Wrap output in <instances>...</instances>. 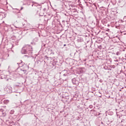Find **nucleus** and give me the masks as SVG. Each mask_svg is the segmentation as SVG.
<instances>
[{"label": "nucleus", "mask_w": 126, "mask_h": 126, "mask_svg": "<svg viewBox=\"0 0 126 126\" xmlns=\"http://www.w3.org/2000/svg\"><path fill=\"white\" fill-rule=\"evenodd\" d=\"M91 66H92L91 65H90L89 67H91Z\"/></svg>", "instance_id": "26"}, {"label": "nucleus", "mask_w": 126, "mask_h": 126, "mask_svg": "<svg viewBox=\"0 0 126 126\" xmlns=\"http://www.w3.org/2000/svg\"><path fill=\"white\" fill-rule=\"evenodd\" d=\"M6 91L7 93H12V88L10 86H8L6 89Z\"/></svg>", "instance_id": "5"}, {"label": "nucleus", "mask_w": 126, "mask_h": 126, "mask_svg": "<svg viewBox=\"0 0 126 126\" xmlns=\"http://www.w3.org/2000/svg\"><path fill=\"white\" fill-rule=\"evenodd\" d=\"M99 81H100V82H101V83H102V82H103V80H100Z\"/></svg>", "instance_id": "21"}, {"label": "nucleus", "mask_w": 126, "mask_h": 126, "mask_svg": "<svg viewBox=\"0 0 126 126\" xmlns=\"http://www.w3.org/2000/svg\"><path fill=\"white\" fill-rule=\"evenodd\" d=\"M39 16H44V12H40L39 13Z\"/></svg>", "instance_id": "10"}, {"label": "nucleus", "mask_w": 126, "mask_h": 126, "mask_svg": "<svg viewBox=\"0 0 126 126\" xmlns=\"http://www.w3.org/2000/svg\"><path fill=\"white\" fill-rule=\"evenodd\" d=\"M104 68L106 70H112V68H111L110 67V66H105L104 67Z\"/></svg>", "instance_id": "8"}, {"label": "nucleus", "mask_w": 126, "mask_h": 126, "mask_svg": "<svg viewBox=\"0 0 126 126\" xmlns=\"http://www.w3.org/2000/svg\"><path fill=\"white\" fill-rule=\"evenodd\" d=\"M2 112H3L2 110H0V117H1V116L2 115Z\"/></svg>", "instance_id": "14"}, {"label": "nucleus", "mask_w": 126, "mask_h": 126, "mask_svg": "<svg viewBox=\"0 0 126 126\" xmlns=\"http://www.w3.org/2000/svg\"><path fill=\"white\" fill-rule=\"evenodd\" d=\"M87 65H89L87 64Z\"/></svg>", "instance_id": "29"}, {"label": "nucleus", "mask_w": 126, "mask_h": 126, "mask_svg": "<svg viewBox=\"0 0 126 126\" xmlns=\"http://www.w3.org/2000/svg\"><path fill=\"white\" fill-rule=\"evenodd\" d=\"M21 63H22V61L21 60V63H17V64H21Z\"/></svg>", "instance_id": "18"}, {"label": "nucleus", "mask_w": 126, "mask_h": 126, "mask_svg": "<svg viewBox=\"0 0 126 126\" xmlns=\"http://www.w3.org/2000/svg\"><path fill=\"white\" fill-rule=\"evenodd\" d=\"M72 12H76L77 10L76 9H70Z\"/></svg>", "instance_id": "12"}, {"label": "nucleus", "mask_w": 126, "mask_h": 126, "mask_svg": "<svg viewBox=\"0 0 126 126\" xmlns=\"http://www.w3.org/2000/svg\"><path fill=\"white\" fill-rule=\"evenodd\" d=\"M23 71H24V72H26V70H24Z\"/></svg>", "instance_id": "24"}, {"label": "nucleus", "mask_w": 126, "mask_h": 126, "mask_svg": "<svg viewBox=\"0 0 126 126\" xmlns=\"http://www.w3.org/2000/svg\"><path fill=\"white\" fill-rule=\"evenodd\" d=\"M102 125H103V122H101Z\"/></svg>", "instance_id": "28"}, {"label": "nucleus", "mask_w": 126, "mask_h": 126, "mask_svg": "<svg viewBox=\"0 0 126 126\" xmlns=\"http://www.w3.org/2000/svg\"><path fill=\"white\" fill-rule=\"evenodd\" d=\"M113 41V42H114V43H118V41H116V40H115V39H113V40H112Z\"/></svg>", "instance_id": "17"}, {"label": "nucleus", "mask_w": 126, "mask_h": 126, "mask_svg": "<svg viewBox=\"0 0 126 126\" xmlns=\"http://www.w3.org/2000/svg\"><path fill=\"white\" fill-rule=\"evenodd\" d=\"M31 4L32 6H33L34 5V4H33V2H31L30 4H28V5H30Z\"/></svg>", "instance_id": "16"}, {"label": "nucleus", "mask_w": 126, "mask_h": 126, "mask_svg": "<svg viewBox=\"0 0 126 126\" xmlns=\"http://www.w3.org/2000/svg\"><path fill=\"white\" fill-rule=\"evenodd\" d=\"M32 51H33L32 46L29 45H27L23 47L21 53L22 54H26L24 57H29V55H32Z\"/></svg>", "instance_id": "1"}, {"label": "nucleus", "mask_w": 126, "mask_h": 126, "mask_svg": "<svg viewBox=\"0 0 126 126\" xmlns=\"http://www.w3.org/2000/svg\"><path fill=\"white\" fill-rule=\"evenodd\" d=\"M5 116H6V113L4 112V111L3 110L1 117H5Z\"/></svg>", "instance_id": "11"}, {"label": "nucleus", "mask_w": 126, "mask_h": 126, "mask_svg": "<svg viewBox=\"0 0 126 126\" xmlns=\"http://www.w3.org/2000/svg\"><path fill=\"white\" fill-rule=\"evenodd\" d=\"M3 103L4 104H8L9 103V100L8 99H5L3 100Z\"/></svg>", "instance_id": "9"}, {"label": "nucleus", "mask_w": 126, "mask_h": 126, "mask_svg": "<svg viewBox=\"0 0 126 126\" xmlns=\"http://www.w3.org/2000/svg\"><path fill=\"white\" fill-rule=\"evenodd\" d=\"M124 121H125V119H122L121 121V123H123V122H124Z\"/></svg>", "instance_id": "20"}, {"label": "nucleus", "mask_w": 126, "mask_h": 126, "mask_svg": "<svg viewBox=\"0 0 126 126\" xmlns=\"http://www.w3.org/2000/svg\"><path fill=\"white\" fill-rule=\"evenodd\" d=\"M22 9H23V7H21V9H20V10H22Z\"/></svg>", "instance_id": "22"}, {"label": "nucleus", "mask_w": 126, "mask_h": 126, "mask_svg": "<svg viewBox=\"0 0 126 126\" xmlns=\"http://www.w3.org/2000/svg\"><path fill=\"white\" fill-rule=\"evenodd\" d=\"M117 56H119V53H117Z\"/></svg>", "instance_id": "25"}, {"label": "nucleus", "mask_w": 126, "mask_h": 126, "mask_svg": "<svg viewBox=\"0 0 126 126\" xmlns=\"http://www.w3.org/2000/svg\"><path fill=\"white\" fill-rule=\"evenodd\" d=\"M62 74H63V76H67L68 74V71L67 70H63L61 72Z\"/></svg>", "instance_id": "4"}, {"label": "nucleus", "mask_w": 126, "mask_h": 126, "mask_svg": "<svg viewBox=\"0 0 126 126\" xmlns=\"http://www.w3.org/2000/svg\"><path fill=\"white\" fill-rule=\"evenodd\" d=\"M10 114L11 115H13V114H14V110H12L10 111Z\"/></svg>", "instance_id": "13"}, {"label": "nucleus", "mask_w": 126, "mask_h": 126, "mask_svg": "<svg viewBox=\"0 0 126 126\" xmlns=\"http://www.w3.org/2000/svg\"><path fill=\"white\" fill-rule=\"evenodd\" d=\"M100 12L102 13V14H104L105 12H106V9L104 8L103 7H101L99 8Z\"/></svg>", "instance_id": "6"}, {"label": "nucleus", "mask_w": 126, "mask_h": 126, "mask_svg": "<svg viewBox=\"0 0 126 126\" xmlns=\"http://www.w3.org/2000/svg\"><path fill=\"white\" fill-rule=\"evenodd\" d=\"M72 82L73 84H74L76 86H78V84H79V82L78 81L76 80V79L74 78L72 80Z\"/></svg>", "instance_id": "3"}, {"label": "nucleus", "mask_w": 126, "mask_h": 126, "mask_svg": "<svg viewBox=\"0 0 126 126\" xmlns=\"http://www.w3.org/2000/svg\"><path fill=\"white\" fill-rule=\"evenodd\" d=\"M106 35H108V33H106Z\"/></svg>", "instance_id": "27"}, {"label": "nucleus", "mask_w": 126, "mask_h": 126, "mask_svg": "<svg viewBox=\"0 0 126 126\" xmlns=\"http://www.w3.org/2000/svg\"><path fill=\"white\" fill-rule=\"evenodd\" d=\"M126 21V16H124V18H123V22Z\"/></svg>", "instance_id": "15"}, {"label": "nucleus", "mask_w": 126, "mask_h": 126, "mask_svg": "<svg viewBox=\"0 0 126 126\" xmlns=\"http://www.w3.org/2000/svg\"><path fill=\"white\" fill-rule=\"evenodd\" d=\"M63 46L64 47H65L66 46V44H64Z\"/></svg>", "instance_id": "23"}, {"label": "nucleus", "mask_w": 126, "mask_h": 126, "mask_svg": "<svg viewBox=\"0 0 126 126\" xmlns=\"http://www.w3.org/2000/svg\"><path fill=\"white\" fill-rule=\"evenodd\" d=\"M90 113L92 116H99L100 115V113H97L95 110H91Z\"/></svg>", "instance_id": "2"}, {"label": "nucleus", "mask_w": 126, "mask_h": 126, "mask_svg": "<svg viewBox=\"0 0 126 126\" xmlns=\"http://www.w3.org/2000/svg\"><path fill=\"white\" fill-rule=\"evenodd\" d=\"M46 10H47V9H46V8H44L43 9V11H46Z\"/></svg>", "instance_id": "19"}, {"label": "nucleus", "mask_w": 126, "mask_h": 126, "mask_svg": "<svg viewBox=\"0 0 126 126\" xmlns=\"http://www.w3.org/2000/svg\"><path fill=\"white\" fill-rule=\"evenodd\" d=\"M24 27V24L22 23H20L19 25L17 27H16V28H23Z\"/></svg>", "instance_id": "7"}]
</instances>
